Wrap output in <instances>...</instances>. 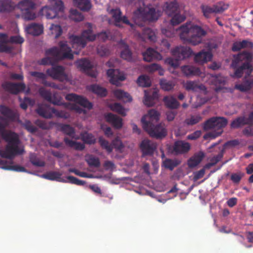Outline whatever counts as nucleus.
Instances as JSON below:
<instances>
[{"mask_svg":"<svg viewBox=\"0 0 253 253\" xmlns=\"http://www.w3.org/2000/svg\"><path fill=\"white\" fill-rule=\"evenodd\" d=\"M66 179L68 180L67 182L77 185H84L85 184L84 181L80 180L73 176H68L66 177Z\"/></svg>","mask_w":253,"mask_h":253,"instance_id":"obj_61","label":"nucleus"},{"mask_svg":"<svg viewBox=\"0 0 253 253\" xmlns=\"http://www.w3.org/2000/svg\"><path fill=\"white\" fill-rule=\"evenodd\" d=\"M0 122V134L6 142L5 150L0 151V156L4 158L12 159L17 155L22 154L24 150L19 148L20 140L18 135L14 132L6 130V127L9 124V120L1 121Z\"/></svg>","mask_w":253,"mask_h":253,"instance_id":"obj_1","label":"nucleus"},{"mask_svg":"<svg viewBox=\"0 0 253 253\" xmlns=\"http://www.w3.org/2000/svg\"><path fill=\"white\" fill-rule=\"evenodd\" d=\"M202 120V117L200 115H192L189 118L185 119L184 123L187 126H193L199 123Z\"/></svg>","mask_w":253,"mask_h":253,"instance_id":"obj_53","label":"nucleus"},{"mask_svg":"<svg viewBox=\"0 0 253 253\" xmlns=\"http://www.w3.org/2000/svg\"><path fill=\"white\" fill-rule=\"evenodd\" d=\"M224 151V149H222L217 155L212 157L211 159L210 162L208 165L209 166H212L216 165L218 162H219L223 156Z\"/></svg>","mask_w":253,"mask_h":253,"instance_id":"obj_57","label":"nucleus"},{"mask_svg":"<svg viewBox=\"0 0 253 253\" xmlns=\"http://www.w3.org/2000/svg\"><path fill=\"white\" fill-rule=\"evenodd\" d=\"M98 142L101 147L103 149H105L108 153H110L112 152L113 146L107 140H105L102 137H100L99 138Z\"/></svg>","mask_w":253,"mask_h":253,"instance_id":"obj_54","label":"nucleus"},{"mask_svg":"<svg viewBox=\"0 0 253 253\" xmlns=\"http://www.w3.org/2000/svg\"><path fill=\"white\" fill-rule=\"evenodd\" d=\"M29 160L33 166L38 167H43L45 164V162L43 161H41L35 153H31L30 154Z\"/></svg>","mask_w":253,"mask_h":253,"instance_id":"obj_44","label":"nucleus"},{"mask_svg":"<svg viewBox=\"0 0 253 253\" xmlns=\"http://www.w3.org/2000/svg\"><path fill=\"white\" fill-rule=\"evenodd\" d=\"M143 129L148 132L149 135L156 139H162L167 135V130L165 124H150L146 122L144 118L141 119Z\"/></svg>","mask_w":253,"mask_h":253,"instance_id":"obj_5","label":"nucleus"},{"mask_svg":"<svg viewBox=\"0 0 253 253\" xmlns=\"http://www.w3.org/2000/svg\"><path fill=\"white\" fill-rule=\"evenodd\" d=\"M180 161L177 160L166 159L163 162L164 167L170 170L180 164Z\"/></svg>","mask_w":253,"mask_h":253,"instance_id":"obj_47","label":"nucleus"},{"mask_svg":"<svg viewBox=\"0 0 253 253\" xmlns=\"http://www.w3.org/2000/svg\"><path fill=\"white\" fill-rule=\"evenodd\" d=\"M87 89L88 90L93 92L95 94H96L100 96L104 97L107 95V92L106 89L98 84H91L89 86H88Z\"/></svg>","mask_w":253,"mask_h":253,"instance_id":"obj_40","label":"nucleus"},{"mask_svg":"<svg viewBox=\"0 0 253 253\" xmlns=\"http://www.w3.org/2000/svg\"><path fill=\"white\" fill-rule=\"evenodd\" d=\"M245 77L241 84H236L235 88L241 92H246L250 90L253 86V78L247 79Z\"/></svg>","mask_w":253,"mask_h":253,"instance_id":"obj_33","label":"nucleus"},{"mask_svg":"<svg viewBox=\"0 0 253 253\" xmlns=\"http://www.w3.org/2000/svg\"><path fill=\"white\" fill-rule=\"evenodd\" d=\"M156 143L148 139L142 140L140 144V148L142 153V157L152 156L157 149Z\"/></svg>","mask_w":253,"mask_h":253,"instance_id":"obj_15","label":"nucleus"},{"mask_svg":"<svg viewBox=\"0 0 253 253\" xmlns=\"http://www.w3.org/2000/svg\"><path fill=\"white\" fill-rule=\"evenodd\" d=\"M63 9V3L61 0H49V5L43 7L40 13L47 19H53L59 11H62Z\"/></svg>","mask_w":253,"mask_h":253,"instance_id":"obj_7","label":"nucleus"},{"mask_svg":"<svg viewBox=\"0 0 253 253\" xmlns=\"http://www.w3.org/2000/svg\"><path fill=\"white\" fill-rule=\"evenodd\" d=\"M73 3L75 6L84 11H88L91 7L89 0H73Z\"/></svg>","mask_w":253,"mask_h":253,"instance_id":"obj_38","label":"nucleus"},{"mask_svg":"<svg viewBox=\"0 0 253 253\" xmlns=\"http://www.w3.org/2000/svg\"><path fill=\"white\" fill-rule=\"evenodd\" d=\"M137 83L139 86L142 87H149L151 84L149 77L146 75L139 76L137 80Z\"/></svg>","mask_w":253,"mask_h":253,"instance_id":"obj_51","label":"nucleus"},{"mask_svg":"<svg viewBox=\"0 0 253 253\" xmlns=\"http://www.w3.org/2000/svg\"><path fill=\"white\" fill-rule=\"evenodd\" d=\"M161 15V11L157 10L154 7H151L147 11L142 7L138 8L134 12V15L135 17L140 19L143 21L156 20Z\"/></svg>","mask_w":253,"mask_h":253,"instance_id":"obj_10","label":"nucleus"},{"mask_svg":"<svg viewBox=\"0 0 253 253\" xmlns=\"http://www.w3.org/2000/svg\"><path fill=\"white\" fill-rule=\"evenodd\" d=\"M18 9L21 12V16L25 20H33L36 18L35 11L36 4L33 0H22L17 3Z\"/></svg>","mask_w":253,"mask_h":253,"instance_id":"obj_8","label":"nucleus"},{"mask_svg":"<svg viewBox=\"0 0 253 253\" xmlns=\"http://www.w3.org/2000/svg\"><path fill=\"white\" fill-rule=\"evenodd\" d=\"M77 67L83 72L85 73L91 77H95L96 73L92 70V65L89 60L86 58H82L76 61Z\"/></svg>","mask_w":253,"mask_h":253,"instance_id":"obj_16","label":"nucleus"},{"mask_svg":"<svg viewBox=\"0 0 253 253\" xmlns=\"http://www.w3.org/2000/svg\"><path fill=\"white\" fill-rule=\"evenodd\" d=\"M37 113L43 118L49 119L54 114L56 117L67 119L69 114L63 110H58L45 105H40L36 110Z\"/></svg>","mask_w":253,"mask_h":253,"instance_id":"obj_9","label":"nucleus"},{"mask_svg":"<svg viewBox=\"0 0 253 253\" xmlns=\"http://www.w3.org/2000/svg\"><path fill=\"white\" fill-rule=\"evenodd\" d=\"M143 59L147 62H151L154 59L161 60L162 56L161 54L152 48H148L146 51L142 53Z\"/></svg>","mask_w":253,"mask_h":253,"instance_id":"obj_26","label":"nucleus"},{"mask_svg":"<svg viewBox=\"0 0 253 253\" xmlns=\"http://www.w3.org/2000/svg\"><path fill=\"white\" fill-rule=\"evenodd\" d=\"M160 114L159 112L154 110L151 109L149 111L148 114L143 116L141 119L144 118L146 122H149L150 124H156L159 120Z\"/></svg>","mask_w":253,"mask_h":253,"instance_id":"obj_35","label":"nucleus"},{"mask_svg":"<svg viewBox=\"0 0 253 253\" xmlns=\"http://www.w3.org/2000/svg\"><path fill=\"white\" fill-rule=\"evenodd\" d=\"M192 53L191 48L184 46H176L171 50V55L173 57L180 61L189 58Z\"/></svg>","mask_w":253,"mask_h":253,"instance_id":"obj_14","label":"nucleus"},{"mask_svg":"<svg viewBox=\"0 0 253 253\" xmlns=\"http://www.w3.org/2000/svg\"><path fill=\"white\" fill-rule=\"evenodd\" d=\"M205 157L204 152L200 151L195 154L188 161V165L190 168L197 166L202 161Z\"/></svg>","mask_w":253,"mask_h":253,"instance_id":"obj_36","label":"nucleus"},{"mask_svg":"<svg viewBox=\"0 0 253 253\" xmlns=\"http://www.w3.org/2000/svg\"><path fill=\"white\" fill-rule=\"evenodd\" d=\"M114 96L118 99L122 100L125 102H130L132 100L131 96L126 92L121 89H116L114 90Z\"/></svg>","mask_w":253,"mask_h":253,"instance_id":"obj_39","label":"nucleus"},{"mask_svg":"<svg viewBox=\"0 0 253 253\" xmlns=\"http://www.w3.org/2000/svg\"><path fill=\"white\" fill-rule=\"evenodd\" d=\"M142 35L144 40L147 39L151 42H154L156 39L154 32L149 28H145L143 30Z\"/></svg>","mask_w":253,"mask_h":253,"instance_id":"obj_43","label":"nucleus"},{"mask_svg":"<svg viewBox=\"0 0 253 253\" xmlns=\"http://www.w3.org/2000/svg\"><path fill=\"white\" fill-rule=\"evenodd\" d=\"M61 130L65 134L69 136L74 138L75 134V131L74 128L71 126L69 125H60Z\"/></svg>","mask_w":253,"mask_h":253,"instance_id":"obj_50","label":"nucleus"},{"mask_svg":"<svg viewBox=\"0 0 253 253\" xmlns=\"http://www.w3.org/2000/svg\"><path fill=\"white\" fill-rule=\"evenodd\" d=\"M180 39L185 43L196 45L202 42V38L207 32L201 27L186 22L178 29Z\"/></svg>","mask_w":253,"mask_h":253,"instance_id":"obj_3","label":"nucleus"},{"mask_svg":"<svg viewBox=\"0 0 253 253\" xmlns=\"http://www.w3.org/2000/svg\"><path fill=\"white\" fill-rule=\"evenodd\" d=\"M110 13L112 15L114 20L115 25L119 27H121V22L130 26L131 28L133 27V25L131 24L128 20L126 16H122V12L119 8L112 9Z\"/></svg>","mask_w":253,"mask_h":253,"instance_id":"obj_18","label":"nucleus"},{"mask_svg":"<svg viewBox=\"0 0 253 253\" xmlns=\"http://www.w3.org/2000/svg\"><path fill=\"white\" fill-rule=\"evenodd\" d=\"M70 18L75 22H80L84 20V15L77 9H71L70 12Z\"/></svg>","mask_w":253,"mask_h":253,"instance_id":"obj_48","label":"nucleus"},{"mask_svg":"<svg viewBox=\"0 0 253 253\" xmlns=\"http://www.w3.org/2000/svg\"><path fill=\"white\" fill-rule=\"evenodd\" d=\"M81 138L84 143L93 144L96 142V138L91 133L84 132L81 133Z\"/></svg>","mask_w":253,"mask_h":253,"instance_id":"obj_42","label":"nucleus"},{"mask_svg":"<svg viewBox=\"0 0 253 253\" xmlns=\"http://www.w3.org/2000/svg\"><path fill=\"white\" fill-rule=\"evenodd\" d=\"M43 29L42 25L33 23L28 25L26 27V31L27 33L30 35L37 36L42 33Z\"/></svg>","mask_w":253,"mask_h":253,"instance_id":"obj_29","label":"nucleus"},{"mask_svg":"<svg viewBox=\"0 0 253 253\" xmlns=\"http://www.w3.org/2000/svg\"><path fill=\"white\" fill-rule=\"evenodd\" d=\"M88 29L84 30L81 36L72 35L70 39L72 42L73 47L77 45L81 48H84L86 45L87 41H93L96 39V35L92 33V26L87 23Z\"/></svg>","mask_w":253,"mask_h":253,"instance_id":"obj_6","label":"nucleus"},{"mask_svg":"<svg viewBox=\"0 0 253 253\" xmlns=\"http://www.w3.org/2000/svg\"><path fill=\"white\" fill-rule=\"evenodd\" d=\"M201 8L204 16L207 18L210 17L211 14L218 13L222 11L221 7L215 5H214L212 7L207 5H202Z\"/></svg>","mask_w":253,"mask_h":253,"instance_id":"obj_34","label":"nucleus"},{"mask_svg":"<svg viewBox=\"0 0 253 253\" xmlns=\"http://www.w3.org/2000/svg\"><path fill=\"white\" fill-rule=\"evenodd\" d=\"M112 110L115 111L123 116L126 115V111L123 106L119 103H115L110 106Z\"/></svg>","mask_w":253,"mask_h":253,"instance_id":"obj_56","label":"nucleus"},{"mask_svg":"<svg viewBox=\"0 0 253 253\" xmlns=\"http://www.w3.org/2000/svg\"><path fill=\"white\" fill-rule=\"evenodd\" d=\"M64 141L66 145L70 147L74 148L76 150L82 151L85 148L84 144L70 140L68 137H65Z\"/></svg>","mask_w":253,"mask_h":253,"instance_id":"obj_41","label":"nucleus"},{"mask_svg":"<svg viewBox=\"0 0 253 253\" xmlns=\"http://www.w3.org/2000/svg\"><path fill=\"white\" fill-rule=\"evenodd\" d=\"M121 57L128 62H132L133 61L132 52L129 49L128 45H125V48L121 53Z\"/></svg>","mask_w":253,"mask_h":253,"instance_id":"obj_46","label":"nucleus"},{"mask_svg":"<svg viewBox=\"0 0 253 253\" xmlns=\"http://www.w3.org/2000/svg\"><path fill=\"white\" fill-rule=\"evenodd\" d=\"M212 55L210 51L203 50L197 53L194 57L195 62L200 64L210 61L212 58Z\"/></svg>","mask_w":253,"mask_h":253,"instance_id":"obj_27","label":"nucleus"},{"mask_svg":"<svg viewBox=\"0 0 253 253\" xmlns=\"http://www.w3.org/2000/svg\"><path fill=\"white\" fill-rule=\"evenodd\" d=\"M190 144L187 142L178 140L174 142L173 146V152L175 154L187 153L190 149Z\"/></svg>","mask_w":253,"mask_h":253,"instance_id":"obj_24","label":"nucleus"},{"mask_svg":"<svg viewBox=\"0 0 253 253\" xmlns=\"http://www.w3.org/2000/svg\"><path fill=\"white\" fill-rule=\"evenodd\" d=\"M39 93L42 98L54 105L60 106L63 104L62 98L57 92L52 94L50 90L41 87L39 89Z\"/></svg>","mask_w":253,"mask_h":253,"instance_id":"obj_11","label":"nucleus"},{"mask_svg":"<svg viewBox=\"0 0 253 253\" xmlns=\"http://www.w3.org/2000/svg\"><path fill=\"white\" fill-rule=\"evenodd\" d=\"M227 124V120L224 117H212L207 120L203 125V128L207 131L210 129H215L217 131H212L205 134L204 139H214L220 135L223 132V128Z\"/></svg>","mask_w":253,"mask_h":253,"instance_id":"obj_4","label":"nucleus"},{"mask_svg":"<svg viewBox=\"0 0 253 253\" xmlns=\"http://www.w3.org/2000/svg\"><path fill=\"white\" fill-rule=\"evenodd\" d=\"M105 119L107 122L110 123L116 128L122 127V119L118 116L112 113H108L105 116Z\"/></svg>","mask_w":253,"mask_h":253,"instance_id":"obj_31","label":"nucleus"},{"mask_svg":"<svg viewBox=\"0 0 253 253\" xmlns=\"http://www.w3.org/2000/svg\"><path fill=\"white\" fill-rule=\"evenodd\" d=\"M62 174L58 171H52L42 175V177L50 180H55L58 182L66 183L67 180L62 178Z\"/></svg>","mask_w":253,"mask_h":253,"instance_id":"obj_32","label":"nucleus"},{"mask_svg":"<svg viewBox=\"0 0 253 253\" xmlns=\"http://www.w3.org/2000/svg\"><path fill=\"white\" fill-rule=\"evenodd\" d=\"M68 100L74 101L81 106L90 109L92 107V104L86 98L74 93L68 94L66 96Z\"/></svg>","mask_w":253,"mask_h":253,"instance_id":"obj_21","label":"nucleus"},{"mask_svg":"<svg viewBox=\"0 0 253 253\" xmlns=\"http://www.w3.org/2000/svg\"><path fill=\"white\" fill-rule=\"evenodd\" d=\"M2 87L5 91L16 94L20 91L24 90L26 86L24 83L14 84L6 82L2 84Z\"/></svg>","mask_w":253,"mask_h":253,"instance_id":"obj_23","label":"nucleus"},{"mask_svg":"<svg viewBox=\"0 0 253 253\" xmlns=\"http://www.w3.org/2000/svg\"><path fill=\"white\" fill-rule=\"evenodd\" d=\"M233 57L232 61H233V66L235 67L238 63L242 64L243 61H244V63H249V64H251L253 59V53L252 52L244 50L234 55Z\"/></svg>","mask_w":253,"mask_h":253,"instance_id":"obj_20","label":"nucleus"},{"mask_svg":"<svg viewBox=\"0 0 253 253\" xmlns=\"http://www.w3.org/2000/svg\"><path fill=\"white\" fill-rule=\"evenodd\" d=\"M244 173L241 172L233 173L231 174L230 179L234 184H238L240 182Z\"/></svg>","mask_w":253,"mask_h":253,"instance_id":"obj_59","label":"nucleus"},{"mask_svg":"<svg viewBox=\"0 0 253 253\" xmlns=\"http://www.w3.org/2000/svg\"><path fill=\"white\" fill-rule=\"evenodd\" d=\"M184 86L186 90L188 91L196 92L200 88L199 85L195 81H187L184 84Z\"/></svg>","mask_w":253,"mask_h":253,"instance_id":"obj_52","label":"nucleus"},{"mask_svg":"<svg viewBox=\"0 0 253 253\" xmlns=\"http://www.w3.org/2000/svg\"><path fill=\"white\" fill-rule=\"evenodd\" d=\"M18 9L17 4L11 0H0V12H10Z\"/></svg>","mask_w":253,"mask_h":253,"instance_id":"obj_28","label":"nucleus"},{"mask_svg":"<svg viewBox=\"0 0 253 253\" xmlns=\"http://www.w3.org/2000/svg\"><path fill=\"white\" fill-rule=\"evenodd\" d=\"M160 84L161 88L166 91L171 90L174 86V84L172 81H167L165 79L161 80Z\"/></svg>","mask_w":253,"mask_h":253,"instance_id":"obj_55","label":"nucleus"},{"mask_svg":"<svg viewBox=\"0 0 253 253\" xmlns=\"http://www.w3.org/2000/svg\"><path fill=\"white\" fill-rule=\"evenodd\" d=\"M59 45V47L55 46L46 50V57L39 60L38 63L41 65H53L62 59H73L74 56L72 50L66 42H60Z\"/></svg>","mask_w":253,"mask_h":253,"instance_id":"obj_2","label":"nucleus"},{"mask_svg":"<svg viewBox=\"0 0 253 253\" xmlns=\"http://www.w3.org/2000/svg\"><path fill=\"white\" fill-rule=\"evenodd\" d=\"M163 10L169 16L179 12V5L175 0L165 2L163 6Z\"/></svg>","mask_w":253,"mask_h":253,"instance_id":"obj_25","label":"nucleus"},{"mask_svg":"<svg viewBox=\"0 0 253 253\" xmlns=\"http://www.w3.org/2000/svg\"><path fill=\"white\" fill-rule=\"evenodd\" d=\"M0 113L4 117V118L0 115V120L1 121L8 120L11 122H13L18 118V114L16 111L3 105H0Z\"/></svg>","mask_w":253,"mask_h":253,"instance_id":"obj_17","label":"nucleus"},{"mask_svg":"<svg viewBox=\"0 0 253 253\" xmlns=\"http://www.w3.org/2000/svg\"><path fill=\"white\" fill-rule=\"evenodd\" d=\"M144 103L145 105L148 107L152 106L155 104L154 99L147 93L146 91H145Z\"/></svg>","mask_w":253,"mask_h":253,"instance_id":"obj_63","label":"nucleus"},{"mask_svg":"<svg viewBox=\"0 0 253 253\" xmlns=\"http://www.w3.org/2000/svg\"><path fill=\"white\" fill-rule=\"evenodd\" d=\"M46 73L53 79L58 80L60 82L69 80L68 75L65 72L64 67L60 65L53 66L48 69Z\"/></svg>","mask_w":253,"mask_h":253,"instance_id":"obj_12","label":"nucleus"},{"mask_svg":"<svg viewBox=\"0 0 253 253\" xmlns=\"http://www.w3.org/2000/svg\"><path fill=\"white\" fill-rule=\"evenodd\" d=\"M113 148H114L117 151H122L124 146L122 143V142L119 137H116L114 139L111 143Z\"/></svg>","mask_w":253,"mask_h":253,"instance_id":"obj_60","label":"nucleus"},{"mask_svg":"<svg viewBox=\"0 0 253 253\" xmlns=\"http://www.w3.org/2000/svg\"><path fill=\"white\" fill-rule=\"evenodd\" d=\"M253 125V113L251 112L247 118L244 116L237 118L234 120L230 125L232 128H238L245 125Z\"/></svg>","mask_w":253,"mask_h":253,"instance_id":"obj_19","label":"nucleus"},{"mask_svg":"<svg viewBox=\"0 0 253 253\" xmlns=\"http://www.w3.org/2000/svg\"><path fill=\"white\" fill-rule=\"evenodd\" d=\"M171 17L172 18L170 20V23L173 26L178 25L183 22L186 18L184 15L180 14L179 12L173 14Z\"/></svg>","mask_w":253,"mask_h":253,"instance_id":"obj_49","label":"nucleus"},{"mask_svg":"<svg viewBox=\"0 0 253 253\" xmlns=\"http://www.w3.org/2000/svg\"><path fill=\"white\" fill-rule=\"evenodd\" d=\"M163 101L168 108L171 109H177L180 106V103L172 96H165Z\"/></svg>","mask_w":253,"mask_h":253,"instance_id":"obj_37","label":"nucleus"},{"mask_svg":"<svg viewBox=\"0 0 253 253\" xmlns=\"http://www.w3.org/2000/svg\"><path fill=\"white\" fill-rule=\"evenodd\" d=\"M8 42L0 43V53H10L12 51V47L8 46Z\"/></svg>","mask_w":253,"mask_h":253,"instance_id":"obj_64","label":"nucleus"},{"mask_svg":"<svg viewBox=\"0 0 253 253\" xmlns=\"http://www.w3.org/2000/svg\"><path fill=\"white\" fill-rule=\"evenodd\" d=\"M182 72L187 77L199 76L201 72L200 69L191 65H184L181 68Z\"/></svg>","mask_w":253,"mask_h":253,"instance_id":"obj_30","label":"nucleus"},{"mask_svg":"<svg viewBox=\"0 0 253 253\" xmlns=\"http://www.w3.org/2000/svg\"><path fill=\"white\" fill-rule=\"evenodd\" d=\"M50 30L52 33L55 35L56 39L59 38L62 33V30L60 25L52 24L51 25Z\"/></svg>","mask_w":253,"mask_h":253,"instance_id":"obj_58","label":"nucleus"},{"mask_svg":"<svg viewBox=\"0 0 253 253\" xmlns=\"http://www.w3.org/2000/svg\"><path fill=\"white\" fill-rule=\"evenodd\" d=\"M31 75L34 77L38 79L42 80L43 81V84L44 85L57 88L56 86L54 85V84H52L48 83L46 81H45L46 76V75L43 73L34 71L31 72Z\"/></svg>","mask_w":253,"mask_h":253,"instance_id":"obj_45","label":"nucleus"},{"mask_svg":"<svg viewBox=\"0 0 253 253\" xmlns=\"http://www.w3.org/2000/svg\"><path fill=\"white\" fill-rule=\"evenodd\" d=\"M231 66L234 70V74L232 77L237 78L242 77L246 70H247V75L248 76H249L253 71L252 65V64H249V63H243L242 64L238 63L235 67L233 66V61H232Z\"/></svg>","mask_w":253,"mask_h":253,"instance_id":"obj_13","label":"nucleus"},{"mask_svg":"<svg viewBox=\"0 0 253 253\" xmlns=\"http://www.w3.org/2000/svg\"><path fill=\"white\" fill-rule=\"evenodd\" d=\"M107 75L110 78V82L116 86L120 85V81H123L126 79L124 75L120 74L118 69H110L107 71Z\"/></svg>","mask_w":253,"mask_h":253,"instance_id":"obj_22","label":"nucleus"},{"mask_svg":"<svg viewBox=\"0 0 253 253\" xmlns=\"http://www.w3.org/2000/svg\"><path fill=\"white\" fill-rule=\"evenodd\" d=\"M87 163L90 167L98 168L100 166V162L98 158L90 156L87 160Z\"/></svg>","mask_w":253,"mask_h":253,"instance_id":"obj_62","label":"nucleus"}]
</instances>
